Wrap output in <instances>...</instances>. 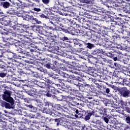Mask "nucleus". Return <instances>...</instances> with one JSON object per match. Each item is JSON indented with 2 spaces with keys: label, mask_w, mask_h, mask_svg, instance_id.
Segmentation results:
<instances>
[{
  "label": "nucleus",
  "mask_w": 130,
  "mask_h": 130,
  "mask_svg": "<svg viewBox=\"0 0 130 130\" xmlns=\"http://www.w3.org/2000/svg\"><path fill=\"white\" fill-rule=\"evenodd\" d=\"M85 71L87 74L91 75V74L94 73V68H93V67H88Z\"/></svg>",
  "instance_id": "obj_46"
},
{
  "label": "nucleus",
  "mask_w": 130,
  "mask_h": 130,
  "mask_svg": "<svg viewBox=\"0 0 130 130\" xmlns=\"http://www.w3.org/2000/svg\"><path fill=\"white\" fill-rule=\"evenodd\" d=\"M29 81L31 83V87H35V86H39L40 88H45L46 86V83L37 81L35 79H30Z\"/></svg>",
  "instance_id": "obj_11"
},
{
  "label": "nucleus",
  "mask_w": 130,
  "mask_h": 130,
  "mask_svg": "<svg viewBox=\"0 0 130 130\" xmlns=\"http://www.w3.org/2000/svg\"><path fill=\"white\" fill-rule=\"evenodd\" d=\"M36 16L37 17V18H41V19H47L48 16L44 15L43 13H36Z\"/></svg>",
  "instance_id": "obj_39"
},
{
  "label": "nucleus",
  "mask_w": 130,
  "mask_h": 130,
  "mask_svg": "<svg viewBox=\"0 0 130 130\" xmlns=\"http://www.w3.org/2000/svg\"><path fill=\"white\" fill-rule=\"evenodd\" d=\"M92 123H94L96 126L99 125L101 123V121L100 120H93L92 121Z\"/></svg>",
  "instance_id": "obj_57"
},
{
  "label": "nucleus",
  "mask_w": 130,
  "mask_h": 130,
  "mask_svg": "<svg viewBox=\"0 0 130 130\" xmlns=\"http://www.w3.org/2000/svg\"><path fill=\"white\" fill-rule=\"evenodd\" d=\"M11 66H12L13 68H19V66L22 67L23 66V63L17 61V60L13 59L12 61V63L11 64Z\"/></svg>",
  "instance_id": "obj_27"
},
{
  "label": "nucleus",
  "mask_w": 130,
  "mask_h": 130,
  "mask_svg": "<svg viewBox=\"0 0 130 130\" xmlns=\"http://www.w3.org/2000/svg\"><path fill=\"white\" fill-rule=\"evenodd\" d=\"M95 113L94 111H90L89 110L87 111V112H85L83 114L82 118H84V120L86 121L89 120L91 118V116Z\"/></svg>",
  "instance_id": "obj_15"
},
{
  "label": "nucleus",
  "mask_w": 130,
  "mask_h": 130,
  "mask_svg": "<svg viewBox=\"0 0 130 130\" xmlns=\"http://www.w3.org/2000/svg\"><path fill=\"white\" fill-rule=\"evenodd\" d=\"M53 117H61V116H66L64 113H60L59 112H57L54 110L52 111L51 113V115Z\"/></svg>",
  "instance_id": "obj_18"
},
{
  "label": "nucleus",
  "mask_w": 130,
  "mask_h": 130,
  "mask_svg": "<svg viewBox=\"0 0 130 130\" xmlns=\"http://www.w3.org/2000/svg\"><path fill=\"white\" fill-rule=\"evenodd\" d=\"M119 105L120 107H125L126 106H127V102L121 100L119 101Z\"/></svg>",
  "instance_id": "obj_49"
},
{
  "label": "nucleus",
  "mask_w": 130,
  "mask_h": 130,
  "mask_svg": "<svg viewBox=\"0 0 130 130\" xmlns=\"http://www.w3.org/2000/svg\"><path fill=\"white\" fill-rule=\"evenodd\" d=\"M107 109L102 107L100 109V113L103 116L107 115Z\"/></svg>",
  "instance_id": "obj_43"
},
{
  "label": "nucleus",
  "mask_w": 130,
  "mask_h": 130,
  "mask_svg": "<svg viewBox=\"0 0 130 130\" xmlns=\"http://www.w3.org/2000/svg\"><path fill=\"white\" fill-rule=\"evenodd\" d=\"M85 36L87 37V39H91V42H93V43H98L99 40L101 38V36L100 35H96V34H93L92 35V32L90 31H87L86 33Z\"/></svg>",
  "instance_id": "obj_8"
},
{
  "label": "nucleus",
  "mask_w": 130,
  "mask_h": 130,
  "mask_svg": "<svg viewBox=\"0 0 130 130\" xmlns=\"http://www.w3.org/2000/svg\"><path fill=\"white\" fill-rule=\"evenodd\" d=\"M128 85H130V82L128 81V79L124 78L123 82V86H128Z\"/></svg>",
  "instance_id": "obj_54"
},
{
  "label": "nucleus",
  "mask_w": 130,
  "mask_h": 130,
  "mask_svg": "<svg viewBox=\"0 0 130 130\" xmlns=\"http://www.w3.org/2000/svg\"><path fill=\"white\" fill-rule=\"evenodd\" d=\"M70 95H68L67 96L68 98L70 99V101H72L73 100V104H75V105H80V103L81 101L78 99H75V96H77V93L78 92V90H75V89H70L69 91Z\"/></svg>",
  "instance_id": "obj_7"
},
{
  "label": "nucleus",
  "mask_w": 130,
  "mask_h": 130,
  "mask_svg": "<svg viewBox=\"0 0 130 130\" xmlns=\"http://www.w3.org/2000/svg\"><path fill=\"white\" fill-rule=\"evenodd\" d=\"M26 116L27 117H29V118H37V117L34 114H26Z\"/></svg>",
  "instance_id": "obj_60"
},
{
  "label": "nucleus",
  "mask_w": 130,
  "mask_h": 130,
  "mask_svg": "<svg viewBox=\"0 0 130 130\" xmlns=\"http://www.w3.org/2000/svg\"><path fill=\"white\" fill-rule=\"evenodd\" d=\"M57 37V36L56 35H52L51 34L48 36L47 41L48 43H49L50 45L49 49L51 52H54L55 51H56V49L54 48V45H55V41H56L55 39Z\"/></svg>",
  "instance_id": "obj_6"
},
{
  "label": "nucleus",
  "mask_w": 130,
  "mask_h": 130,
  "mask_svg": "<svg viewBox=\"0 0 130 130\" xmlns=\"http://www.w3.org/2000/svg\"><path fill=\"white\" fill-rule=\"evenodd\" d=\"M23 67H24V64H22V67H21L20 65L19 66V67H16L18 71V73H19V75H21L22 76V75H24V74H26V72H25V71H23Z\"/></svg>",
  "instance_id": "obj_33"
},
{
  "label": "nucleus",
  "mask_w": 130,
  "mask_h": 130,
  "mask_svg": "<svg viewBox=\"0 0 130 130\" xmlns=\"http://www.w3.org/2000/svg\"><path fill=\"white\" fill-rule=\"evenodd\" d=\"M117 27H118V25L116 22V24H115V25H111L110 26V30H111V31L112 32H115V31H116V29L117 28Z\"/></svg>",
  "instance_id": "obj_48"
},
{
  "label": "nucleus",
  "mask_w": 130,
  "mask_h": 130,
  "mask_svg": "<svg viewBox=\"0 0 130 130\" xmlns=\"http://www.w3.org/2000/svg\"><path fill=\"white\" fill-rule=\"evenodd\" d=\"M46 29H47V30H52V31H55V30H56V28H54L53 27L51 26H46Z\"/></svg>",
  "instance_id": "obj_64"
},
{
  "label": "nucleus",
  "mask_w": 130,
  "mask_h": 130,
  "mask_svg": "<svg viewBox=\"0 0 130 130\" xmlns=\"http://www.w3.org/2000/svg\"><path fill=\"white\" fill-rule=\"evenodd\" d=\"M62 119V117H60L59 118H56L53 120V121H54V122H57V125H59V124H60V122L61 121V119Z\"/></svg>",
  "instance_id": "obj_55"
},
{
  "label": "nucleus",
  "mask_w": 130,
  "mask_h": 130,
  "mask_svg": "<svg viewBox=\"0 0 130 130\" xmlns=\"http://www.w3.org/2000/svg\"><path fill=\"white\" fill-rule=\"evenodd\" d=\"M119 93L120 94L121 97L124 98H128L130 97V90L125 87L121 88L119 90Z\"/></svg>",
  "instance_id": "obj_10"
},
{
  "label": "nucleus",
  "mask_w": 130,
  "mask_h": 130,
  "mask_svg": "<svg viewBox=\"0 0 130 130\" xmlns=\"http://www.w3.org/2000/svg\"><path fill=\"white\" fill-rule=\"evenodd\" d=\"M11 94L12 91L5 89L4 93L2 95V99L4 101H0V105L2 107H5L6 109H11L12 108V106L14 105V99L11 96ZM7 102L10 103V104Z\"/></svg>",
  "instance_id": "obj_2"
},
{
  "label": "nucleus",
  "mask_w": 130,
  "mask_h": 130,
  "mask_svg": "<svg viewBox=\"0 0 130 130\" xmlns=\"http://www.w3.org/2000/svg\"><path fill=\"white\" fill-rule=\"evenodd\" d=\"M118 25H120V26H122V28H124V32L122 38L126 39L125 42L126 41L128 44H130V27H129L128 25H124L123 24V20L121 19L118 21Z\"/></svg>",
  "instance_id": "obj_5"
},
{
  "label": "nucleus",
  "mask_w": 130,
  "mask_h": 130,
  "mask_svg": "<svg viewBox=\"0 0 130 130\" xmlns=\"http://www.w3.org/2000/svg\"><path fill=\"white\" fill-rule=\"evenodd\" d=\"M48 69H51V70L54 71L55 72H56L57 74H59V70H57L56 68V66H55L53 64H51V63L50 64V68Z\"/></svg>",
  "instance_id": "obj_45"
},
{
  "label": "nucleus",
  "mask_w": 130,
  "mask_h": 130,
  "mask_svg": "<svg viewBox=\"0 0 130 130\" xmlns=\"http://www.w3.org/2000/svg\"><path fill=\"white\" fill-rule=\"evenodd\" d=\"M63 0H55V5L57 7V8H59L60 7L61 8H63V9H66V7H64V3H63ZM67 3H69V4H71V5H74L73 3L74 2V0H65Z\"/></svg>",
  "instance_id": "obj_12"
},
{
  "label": "nucleus",
  "mask_w": 130,
  "mask_h": 130,
  "mask_svg": "<svg viewBox=\"0 0 130 130\" xmlns=\"http://www.w3.org/2000/svg\"><path fill=\"white\" fill-rule=\"evenodd\" d=\"M33 77H34V78H37V79H40V78L42 77V75L41 74L37 72H33Z\"/></svg>",
  "instance_id": "obj_53"
},
{
  "label": "nucleus",
  "mask_w": 130,
  "mask_h": 130,
  "mask_svg": "<svg viewBox=\"0 0 130 130\" xmlns=\"http://www.w3.org/2000/svg\"><path fill=\"white\" fill-rule=\"evenodd\" d=\"M37 103L36 104L37 107H39V108H41V109H42L43 108V106L44 105V104L43 103L40 102V100H36Z\"/></svg>",
  "instance_id": "obj_44"
},
{
  "label": "nucleus",
  "mask_w": 130,
  "mask_h": 130,
  "mask_svg": "<svg viewBox=\"0 0 130 130\" xmlns=\"http://www.w3.org/2000/svg\"><path fill=\"white\" fill-rule=\"evenodd\" d=\"M77 22H76V24H79V26L77 25L76 28H79V27H81V24H83L84 21H85V18L84 17H81L80 16H78L77 19H76Z\"/></svg>",
  "instance_id": "obj_25"
},
{
  "label": "nucleus",
  "mask_w": 130,
  "mask_h": 130,
  "mask_svg": "<svg viewBox=\"0 0 130 130\" xmlns=\"http://www.w3.org/2000/svg\"><path fill=\"white\" fill-rule=\"evenodd\" d=\"M7 76V70L4 69L2 71H0V77L1 78H5Z\"/></svg>",
  "instance_id": "obj_50"
},
{
  "label": "nucleus",
  "mask_w": 130,
  "mask_h": 130,
  "mask_svg": "<svg viewBox=\"0 0 130 130\" xmlns=\"http://www.w3.org/2000/svg\"><path fill=\"white\" fill-rule=\"evenodd\" d=\"M59 17L56 16L54 17L53 18V21H54V25L55 26H57V27H58L59 26H60L61 27H63L62 26V24L60 23V21H59Z\"/></svg>",
  "instance_id": "obj_22"
},
{
  "label": "nucleus",
  "mask_w": 130,
  "mask_h": 130,
  "mask_svg": "<svg viewBox=\"0 0 130 130\" xmlns=\"http://www.w3.org/2000/svg\"><path fill=\"white\" fill-rule=\"evenodd\" d=\"M85 17H86V18H87V19H91V20H94L96 21H98V20H99V17L97 16H93L90 15V14L89 13H86L85 15Z\"/></svg>",
  "instance_id": "obj_30"
},
{
  "label": "nucleus",
  "mask_w": 130,
  "mask_h": 130,
  "mask_svg": "<svg viewBox=\"0 0 130 130\" xmlns=\"http://www.w3.org/2000/svg\"><path fill=\"white\" fill-rule=\"evenodd\" d=\"M9 33H11V35L13 37H17L16 38V40L18 42L15 43V39L13 38L7 39V40H9V44L10 45H13L14 44L16 46H21L22 48H24L25 49H30V52H32V54L34 56H37L38 54L37 51L35 49H30L31 48V38H18L21 37V34L18 33L17 31H16L15 29L12 30L10 29L9 30Z\"/></svg>",
  "instance_id": "obj_1"
},
{
  "label": "nucleus",
  "mask_w": 130,
  "mask_h": 130,
  "mask_svg": "<svg viewBox=\"0 0 130 130\" xmlns=\"http://www.w3.org/2000/svg\"><path fill=\"white\" fill-rule=\"evenodd\" d=\"M79 51H80L81 53H83V54H86L87 53V50H86V49L83 48H80L79 49Z\"/></svg>",
  "instance_id": "obj_61"
},
{
  "label": "nucleus",
  "mask_w": 130,
  "mask_h": 130,
  "mask_svg": "<svg viewBox=\"0 0 130 130\" xmlns=\"http://www.w3.org/2000/svg\"><path fill=\"white\" fill-rule=\"evenodd\" d=\"M92 25H94L95 26H91L92 29H94V32L95 33H97L98 35H100L101 37L102 36V35H101V28H100V26H99V25L98 24L95 23L94 22H92Z\"/></svg>",
  "instance_id": "obj_17"
},
{
  "label": "nucleus",
  "mask_w": 130,
  "mask_h": 130,
  "mask_svg": "<svg viewBox=\"0 0 130 130\" xmlns=\"http://www.w3.org/2000/svg\"><path fill=\"white\" fill-rule=\"evenodd\" d=\"M120 130H129L130 127L128 125L126 124H122L120 126Z\"/></svg>",
  "instance_id": "obj_42"
},
{
  "label": "nucleus",
  "mask_w": 130,
  "mask_h": 130,
  "mask_svg": "<svg viewBox=\"0 0 130 130\" xmlns=\"http://www.w3.org/2000/svg\"><path fill=\"white\" fill-rule=\"evenodd\" d=\"M113 59L114 61H116L117 60H120L121 61L123 60L124 61V58H123V55L120 54L118 56V57L116 56H115Z\"/></svg>",
  "instance_id": "obj_36"
},
{
  "label": "nucleus",
  "mask_w": 130,
  "mask_h": 130,
  "mask_svg": "<svg viewBox=\"0 0 130 130\" xmlns=\"http://www.w3.org/2000/svg\"><path fill=\"white\" fill-rule=\"evenodd\" d=\"M49 88V91L50 93H51L53 96H55V95H56V93H57V90L55 89L54 87H50Z\"/></svg>",
  "instance_id": "obj_34"
},
{
  "label": "nucleus",
  "mask_w": 130,
  "mask_h": 130,
  "mask_svg": "<svg viewBox=\"0 0 130 130\" xmlns=\"http://www.w3.org/2000/svg\"><path fill=\"white\" fill-rule=\"evenodd\" d=\"M13 58H7L6 59H5V63L7 64H12L13 62Z\"/></svg>",
  "instance_id": "obj_52"
},
{
  "label": "nucleus",
  "mask_w": 130,
  "mask_h": 130,
  "mask_svg": "<svg viewBox=\"0 0 130 130\" xmlns=\"http://www.w3.org/2000/svg\"><path fill=\"white\" fill-rule=\"evenodd\" d=\"M84 45L88 48L89 49H92L93 47H95V45L94 44H91L90 43L84 42Z\"/></svg>",
  "instance_id": "obj_41"
},
{
  "label": "nucleus",
  "mask_w": 130,
  "mask_h": 130,
  "mask_svg": "<svg viewBox=\"0 0 130 130\" xmlns=\"http://www.w3.org/2000/svg\"><path fill=\"white\" fill-rule=\"evenodd\" d=\"M91 92L92 93H96L97 94V92H98V90L97 89L95 88V86H92V87H91Z\"/></svg>",
  "instance_id": "obj_62"
},
{
  "label": "nucleus",
  "mask_w": 130,
  "mask_h": 130,
  "mask_svg": "<svg viewBox=\"0 0 130 130\" xmlns=\"http://www.w3.org/2000/svg\"><path fill=\"white\" fill-rule=\"evenodd\" d=\"M24 120H25L24 123H28V125H30L31 127H35V126H36V124H37L38 123V122L36 121H29L28 119H25Z\"/></svg>",
  "instance_id": "obj_21"
},
{
  "label": "nucleus",
  "mask_w": 130,
  "mask_h": 130,
  "mask_svg": "<svg viewBox=\"0 0 130 130\" xmlns=\"http://www.w3.org/2000/svg\"><path fill=\"white\" fill-rule=\"evenodd\" d=\"M50 109V108H44L43 110V113H46V114H49L50 115H51L52 111H51V110Z\"/></svg>",
  "instance_id": "obj_47"
},
{
  "label": "nucleus",
  "mask_w": 130,
  "mask_h": 130,
  "mask_svg": "<svg viewBox=\"0 0 130 130\" xmlns=\"http://www.w3.org/2000/svg\"><path fill=\"white\" fill-rule=\"evenodd\" d=\"M23 20L25 21H29V20H31V21H35L36 24H41V21L38 20L37 18H34L32 14L28 13L26 14L25 16H23Z\"/></svg>",
  "instance_id": "obj_13"
},
{
  "label": "nucleus",
  "mask_w": 130,
  "mask_h": 130,
  "mask_svg": "<svg viewBox=\"0 0 130 130\" xmlns=\"http://www.w3.org/2000/svg\"><path fill=\"white\" fill-rule=\"evenodd\" d=\"M98 59V63L95 64V66H99L98 63H100L101 64L100 66L98 67V70H102V67H103V60H102V57L100 56Z\"/></svg>",
  "instance_id": "obj_26"
},
{
  "label": "nucleus",
  "mask_w": 130,
  "mask_h": 130,
  "mask_svg": "<svg viewBox=\"0 0 130 130\" xmlns=\"http://www.w3.org/2000/svg\"><path fill=\"white\" fill-rule=\"evenodd\" d=\"M92 86H93V87H95L96 88H98L100 91L101 93H105V91L102 89V85H100L99 83L94 82L92 84Z\"/></svg>",
  "instance_id": "obj_28"
},
{
  "label": "nucleus",
  "mask_w": 130,
  "mask_h": 130,
  "mask_svg": "<svg viewBox=\"0 0 130 130\" xmlns=\"http://www.w3.org/2000/svg\"><path fill=\"white\" fill-rule=\"evenodd\" d=\"M72 110L75 112L76 114L75 115V116L76 118H83V117L84 116V112L79 111V110L76 108H72Z\"/></svg>",
  "instance_id": "obj_16"
},
{
  "label": "nucleus",
  "mask_w": 130,
  "mask_h": 130,
  "mask_svg": "<svg viewBox=\"0 0 130 130\" xmlns=\"http://www.w3.org/2000/svg\"><path fill=\"white\" fill-rule=\"evenodd\" d=\"M59 8H62L61 7H59ZM59 7H56V5L55 4V6L53 7V10L54 12H56V13H57L58 14H59V15H61L62 16H69V14L68 13H69V12H70V9H71V8H70L69 7H67V10H62L61 11L58 10V9H57L58 8H59Z\"/></svg>",
  "instance_id": "obj_9"
},
{
  "label": "nucleus",
  "mask_w": 130,
  "mask_h": 130,
  "mask_svg": "<svg viewBox=\"0 0 130 130\" xmlns=\"http://www.w3.org/2000/svg\"><path fill=\"white\" fill-rule=\"evenodd\" d=\"M81 3H84L85 4H89L90 5H93L94 3V0H81Z\"/></svg>",
  "instance_id": "obj_51"
},
{
  "label": "nucleus",
  "mask_w": 130,
  "mask_h": 130,
  "mask_svg": "<svg viewBox=\"0 0 130 130\" xmlns=\"http://www.w3.org/2000/svg\"><path fill=\"white\" fill-rule=\"evenodd\" d=\"M63 24H66V26H70V27L72 26H74V27H77V26H80V24H77L74 20H69L68 19H64L62 20Z\"/></svg>",
  "instance_id": "obj_14"
},
{
  "label": "nucleus",
  "mask_w": 130,
  "mask_h": 130,
  "mask_svg": "<svg viewBox=\"0 0 130 130\" xmlns=\"http://www.w3.org/2000/svg\"><path fill=\"white\" fill-rule=\"evenodd\" d=\"M60 125H62V126H64L66 128H68L69 129H72V126L67 124L66 123V121L63 120V118H62L61 121L60 123Z\"/></svg>",
  "instance_id": "obj_37"
},
{
  "label": "nucleus",
  "mask_w": 130,
  "mask_h": 130,
  "mask_svg": "<svg viewBox=\"0 0 130 130\" xmlns=\"http://www.w3.org/2000/svg\"><path fill=\"white\" fill-rule=\"evenodd\" d=\"M112 41L109 40L108 39L105 38L103 40L100 38L98 41V43H94L95 45H100V46H104L106 48H113V44H118V40L119 38H113L112 39Z\"/></svg>",
  "instance_id": "obj_4"
},
{
  "label": "nucleus",
  "mask_w": 130,
  "mask_h": 130,
  "mask_svg": "<svg viewBox=\"0 0 130 130\" xmlns=\"http://www.w3.org/2000/svg\"><path fill=\"white\" fill-rule=\"evenodd\" d=\"M53 108H54L55 110H62V113L65 112L64 110L62 109V107L59 104H55V105L53 106Z\"/></svg>",
  "instance_id": "obj_38"
},
{
  "label": "nucleus",
  "mask_w": 130,
  "mask_h": 130,
  "mask_svg": "<svg viewBox=\"0 0 130 130\" xmlns=\"http://www.w3.org/2000/svg\"><path fill=\"white\" fill-rule=\"evenodd\" d=\"M74 67H76V64H75V62H72L71 64H68L67 66V68H70V69H73Z\"/></svg>",
  "instance_id": "obj_63"
},
{
  "label": "nucleus",
  "mask_w": 130,
  "mask_h": 130,
  "mask_svg": "<svg viewBox=\"0 0 130 130\" xmlns=\"http://www.w3.org/2000/svg\"><path fill=\"white\" fill-rule=\"evenodd\" d=\"M21 26L23 29V30H28L29 29H30V25H29L28 24H21Z\"/></svg>",
  "instance_id": "obj_56"
},
{
  "label": "nucleus",
  "mask_w": 130,
  "mask_h": 130,
  "mask_svg": "<svg viewBox=\"0 0 130 130\" xmlns=\"http://www.w3.org/2000/svg\"><path fill=\"white\" fill-rule=\"evenodd\" d=\"M38 89L34 88H32L30 90L27 91V94L29 95V96H34V95H36V94H38Z\"/></svg>",
  "instance_id": "obj_23"
},
{
  "label": "nucleus",
  "mask_w": 130,
  "mask_h": 130,
  "mask_svg": "<svg viewBox=\"0 0 130 130\" xmlns=\"http://www.w3.org/2000/svg\"><path fill=\"white\" fill-rule=\"evenodd\" d=\"M0 24L2 25H4V26H10L12 28H14V27H16V24H15V21H11L10 22H0Z\"/></svg>",
  "instance_id": "obj_29"
},
{
  "label": "nucleus",
  "mask_w": 130,
  "mask_h": 130,
  "mask_svg": "<svg viewBox=\"0 0 130 130\" xmlns=\"http://www.w3.org/2000/svg\"><path fill=\"white\" fill-rule=\"evenodd\" d=\"M75 25H72V26L68 27L67 29H66V33H69L71 34V35H76V30H75Z\"/></svg>",
  "instance_id": "obj_19"
},
{
  "label": "nucleus",
  "mask_w": 130,
  "mask_h": 130,
  "mask_svg": "<svg viewBox=\"0 0 130 130\" xmlns=\"http://www.w3.org/2000/svg\"><path fill=\"white\" fill-rule=\"evenodd\" d=\"M73 74H75V75H78L82 78V79L80 80V77H78V78H76L75 76H73L70 75L69 76L68 81L69 83L71 84H74V85H78V81H80V82H85L87 80H89V81L92 80V78H90V77L88 76H86L84 75V74L82 73L83 71H80L79 70H77L76 71H73V69L70 70Z\"/></svg>",
  "instance_id": "obj_3"
},
{
  "label": "nucleus",
  "mask_w": 130,
  "mask_h": 130,
  "mask_svg": "<svg viewBox=\"0 0 130 130\" xmlns=\"http://www.w3.org/2000/svg\"><path fill=\"white\" fill-rule=\"evenodd\" d=\"M91 54L93 57L96 58V59H98L100 56H101V51L99 49H95L92 51Z\"/></svg>",
  "instance_id": "obj_20"
},
{
  "label": "nucleus",
  "mask_w": 130,
  "mask_h": 130,
  "mask_svg": "<svg viewBox=\"0 0 130 130\" xmlns=\"http://www.w3.org/2000/svg\"><path fill=\"white\" fill-rule=\"evenodd\" d=\"M44 105L46 108H50L51 109H52V108H53V103L49 101L45 102L44 103Z\"/></svg>",
  "instance_id": "obj_31"
},
{
  "label": "nucleus",
  "mask_w": 130,
  "mask_h": 130,
  "mask_svg": "<svg viewBox=\"0 0 130 130\" xmlns=\"http://www.w3.org/2000/svg\"><path fill=\"white\" fill-rule=\"evenodd\" d=\"M111 116L108 115H105L104 116H102V119L106 123H108L109 122V119H110V118Z\"/></svg>",
  "instance_id": "obj_40"
},
{
  "label": "nucleus",
  "mask_w": 130,
  "mask_h": 130,
  "mask_svg": "<svg viewBox=\"0 0 130 130\" xmlns=\"http://www.w3.org/2000/svg\"><path fill=\"white\" fill-rule=\"evenodd\" d=\"M17 52H18L19 53H22V54H25V51L24 50H23V49L21 48H18L17 49Z\"/></svg>",
  "instance_id": "obj_59"
},
{
  "label": "nucleus",
  "mask_w": 130,
  "mask_h": 130,
  "mask_svg": "<svg viewBox=\"0 0 130 130\" xmlns=\"http://www.w3.org/2000/svg\"><path fill=\"white\" fill-rule=\"evenodd\" d=\"M124 78H119V79H118V84H120V85H123V81H124Z\"/></svg>",
  "instance_id": "obj_58"
},
{
  "label": "nucleus",
  "mask_w": 130,
  "mask_h": 130,
  "mask_svg": "<svg viewBox=\"0 0 130 130\" xmlns=\"http://www.w3.org/2000/svg\"><path fill=\"white\" fill-rule=\"evenodd\" d=\"M0 6L4 8V9H8V8H10L11 4L8 2H1Z\"/></svg>",
  "instance_id": "obj_32"
},
{
  "label": "nucleus",
  "mask_w": 130,
  "mask_h": 130,
  "mask_svg": "<svg viewBox=\"0 0 130 130\" xmlns=\"http://www.w3.org/2000/svg\"><path fill=\"white\" fill-rule=\"evenodd\" d=\"M116 24H118V27H117L116 31H117L119 33H122L123 34V32H124V29L123 27H122V26H121L120 25L118 24V21L116 22Z\"/></svg>",
  "instance_id": "obj_35"
},
{
  "label": "nucleus",
  "mask_w": 130,
  "mask_h": 130,
  "mask_svg": "<svg viewBox=\"0 0 130 130\" xmlns=\"http://www.w3.org/2000/svg\"><path fill=\"white\" fill-rule=\"evenodd\" d=\"M51 63V61L49 60L48 59H44L42 60V64L44 67H46L47 69H49L50 68V64Z\"/></svg>",
  "instance_id": "obj_24"
}]
</instances>
